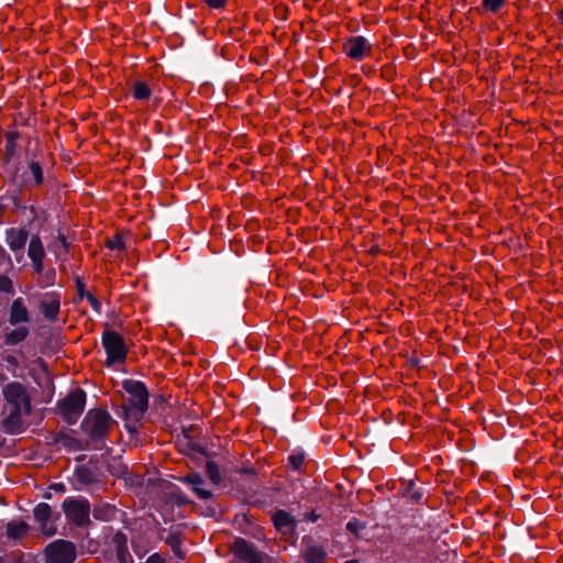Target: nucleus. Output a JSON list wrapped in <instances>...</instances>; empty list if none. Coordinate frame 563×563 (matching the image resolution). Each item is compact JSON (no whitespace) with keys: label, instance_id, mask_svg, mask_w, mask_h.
Masks as SVG:
<instances>
[{"label":"nucleus","instance_id":"39448f33","mask_svg":"<svg viewBox=\"0 0 563 563\" xmlns=\"http://www.w3.org/2000/svg\"><path fill=\"white\" fill-rule=\"evenodd\" d=\"M86 399L85 390L77 387L70 390L64 398L57 400L56 412L68 424H75L85 410Z\"/></svg>","mask_w":563,"mask_h":563},{"label":"nucleus","instance_id":"dca6fc26","mask_svg":"<svg viewBox=\"0 0 563 563\" xmlns=\"http://www.w3.org/2000/svg\"><path fill=\"white\" fill-rule=\"evenodd\" d=\"M77 482L81 485H92L99 481L102 472L93 471L89 465H79L74 471Z\"/></svg>","mask_w":563,"mask_h":563},{"label":"nucleus","instance_id":"4468645a","mask_svg":"<svg viewBox=\"0 0 563 563\" xmlns=\"http://www.w3.org/2000/svg\"><path fill=\"white\" fill-rule=\"evenodd\" d=\"M275 528L284 534L294 533L297 521L285 510H277L272 517Z\"/></svg>","mask_w":563,"mask_h":563},{"label":"nucleus","instance_id":"bf43d9fd","mask_svg":"<svg viewBox=\"0 0 563 563\" xmlns=\"http://www.w3.org/2000/svg\"><path fill=\"white\" fill-rule=\"evenodd\" d=\"M260 347L256 344H253V339L249 335V350H258Z\"/></svg>","mask_w":563,"mask_h":563},{"label":"nucleus","instance_id":"4be33fe9","mask_svg":"<svg viewBox=\"0 0 563 563\" xmlns=\"http://www.w3.org/2000/svg\"><path fill=\"white\" fill-rule=\"evenodd\" d=\"M130 91L133 98L137 101L148 100L152 95V89L143 80H135L131 84Z\"/></svg>","mask_w":563,"mask_h":563},{"label":"nucleus","instance_id":"393cba45","mask_svg":"<svg viewBox=\"0 0 563 563\" xmlns=\"http://www.w3.org/2000/svg\"><path fill=\"white\" fill-rule=\"evenodd\" d=\"M58 443H62L64 444L66 448H69V449H74V450H81L84 449L80 444V441L74 437H70L68 434H66L65 432L60 431V432H57L55 435H54V439H53V444H58Z\"/></svg>","mask_w":563,"mask_h":563},{"label":"nucleus","instance_id":"20e7f679","mask_svg":"<svg viewBox=\"0 0 563 563\" xmlns=\"http://www.w3.org/2000/svg\"><path fill=\"white\" fill-rule=\"evenodd\" d=\"M122 388L130 395L129 402L122 406L125 417H133L134 420H142L148 408V390L141 380L124 379Z\"/></svg>","mask_w":563,"mask_h":563},{"label":"nucleus","instance_id":"72a5a7b5","mask_svg":"<svg viewBox=\"0 0 563 563\" xmlns=\"http://www.w3.org/2000/svg\"><path fill=\"white\" fill-rule=\"evenodd\" d=\"M0 291L8 295L14 294V287L11 278L3 274H0Z\"/></svg>","mask_w":563,"mask_h":563},{"label":"nucleus","instance_id":"58836bf2","mask_svg":"<svg viewBox=\"0 0 563 563\" xmlns=\"http://www.w3.org/2000/svg\"><path fill=\"white\" fill-rule=\"evenodd\" d=\"M504 4L505 0H483V7L490 12L499 11Z\"/></svg>","mask_w":563,"mask_h":563},{"label":"nucleus","instance_id":"bb28decb","mask_svg":"<svg viewBox=\"0 0 563 563\" xmlns=\"http://www.w3.org/2000/svg\"><path fill=\"white\" fill-rule=\"evenodd\" d=\"M168 499L178 507L190 504V499L186 496V494L177 485L174 484H170Z\"/></svg>","mask_w":563,"mask_h":563},{"label":"nucleus","instance_id":"de8ad7c7","mask_svg":"<svg viewBox=\"0 0 563 563\" xmlns=\"http://www.w3.org/2000/svg\"><path fill=\"white\" fill-rule=\"evenodd\" d=\"M3 263L12 265V258L10 254L5 251V249L0 244V266Z\"/></svg>","mask_w":563,"mask_h":563},{"label":"nucleus","instance_id":"f3484780","mask_svg":"<svg viewBox=\"0 0 563 563\" xmlns=\"http://www.w3.org/2000/svg\"><path fill=\"white\" fill-rule=\"evenodd\" d=\"M30 531V526L25 521H10L5 526V534L9 540L16 542L26 536Z\"/></svg>","mask_w":563,"mask_h":563},{"label":"nucleus","instance_id":"c85d7f7f","mask_svg":"<svg viewBox=\"0 0 563 563\" xmlns=\"http://www.w3.org/2000/svg\"><path fill=\"white\" fill-rule=\"evenodd\" d=\"M106 470L110 475L115 476V477H121L122 475H124L126 473L128 467L125 465H123L122 463L117 462L115 459H112V461L107 459L106 460Z\"/></svg>","mask_w":563,"mask_h":563},{"label":"nucleus","instance_id":"f704fd0d","mask_svg":"<svg viewBox=\"0 0 563 563\" xmlns=\"http://www.w3.org/2000/svg\"><path fill=\"white\" fill-rule=\"evenodd\" d=\"M107 455L106 454H101V455H98V454H93L89 457V461H88V464L90 467H92L93 471H97V472H101L100 471V466L99 464L102 463V464H106V460H107Z\"/></svg>","mask_w":563,"mask_h":563},{"label":"nucleus","instance_id":"8fccbe9b","mask_svg":"<svg viewBox=\"0 0 563 563\" xmlns=\"http://www.w3.org/2000/svg\"><path fill=\"white\" fill-rule=\"evenodd\" d=\"M207 4L212 9H219L223 7L227 0H205Z\"/></svg>","mask_w":563,"mask_h":563},{"label":"nucleus","instance_id":"4d7b16f0","mask_svg":"<svg viewBox=\"0 0 563 563\" xmlns=\"http://www.w3.org/2000/svg\"><path fill=\"white\" fill-rule=\"evenodd\" d=\"M247 228H249V233H251L253 230L258 228V221L257 220H253V219H249Z\"/></svg>","mask_w":563,"mask_h":563},{"label":"nucleus","instance_id":"3c124183","mask_svg":"<svg viewBox=\"0 0 563 563\" xmlns=\"http://www.w3.org/2000/svg\"><path fill=\"white\" fill-rule=\"evenodd\" d=\"M20 137V132L18 131H10L5 134V142H15Z\"/></svg>","mask_w":563,"mask_h":563},{"label":"nucleus","instance_id":"aec40b11","mask_svg":"<svg viewBox=\"0 0 563 563\" xmlns=\"http://www.w3.org/2000/svg\"><path fill=\"white\" fill-rule=\"evenodd\" d=\"M117 511V508L114 505L111 504H97L91 509L92 517L96 520L108 522L112 520Z\"/></svg>","mask_w":563,"mask_h":563},{"label":"nucleus","instance_id":"e433bc0d","mask_svg":"<svg viewBox=\"0 0 563 563\" xmlns=\"http://www.w3.org/2000/svg\"><path fill=\"white\" fill-rule=\"evenodd\" d=\"M16 153V143L15 142H5L3 161L4 163H10L11 159L15 156Z\"/></svg>","mask_w":563,"mask_h":563},{"label":"nucleus","instance_id":"864d4df0","mask_svg":"<svg viewBox=\"0 0 563 563\" xmlns=\"http://www.w3.org/2000/svg\"><path fill=\"white\" fill-rule=\"evenodd\" d=\"M51 489H53L56 493H65L66 487L63 483H54L49 486Z\"/></svg>","mask_w":563,"mask_h":563},{"label":"nucleus","instance_id":"0e129e2a","mask_svg":"<svg viewBox=\"0 0 563 563\" xmlns=\"http://www.w3.org/2000/svg\"><path fill=\"white\" fill-rule=\"evenodd\" d=\"M85 460H86V455H79V456L76 457L77 462H82Z\"/></svg>","mask_w":563,"mask_h":563},{"label":"nucleus","instance_id":"9b49d317","mask_svg":"<svg viewBox=\"0 0 563 563\" xmlns=\"http://www.w3.org/2000/svg\"><path fill=\"white\" fill-rule=\"evenodd\" d=\"M29 230L26 227L8 228L4 231L5 243L9 249L14 252H21L24 250L29 239Z\"/></svg>","mask_w":563,"mask_h":563},{"label":"nucleus","instance_id":"c03bdc74","mask_svg":"<svg viewBox=\"0 0 563 563\" xmlns=\"http://www.w3.org/2000/svg\"><path fill=\"white\" fill-rule=\"evenodd\" d=\"M86 299L89 301L92 310H95L97 313H101V302L96 296H93L91 292H87Z\"/></svg>","mask_w":563,"mask_h":563},{"label":"nucleus","instance_id":"ddd939ff","mask_svg":"<svg viewBox=\"0 0 563 563\" xmlns=\"http://www.w3.org/2000/svg\"><path fill=\"white\" fill-rule=\"evenodd\" d=\"M33 515H34V518L35 520L40 523L41 526V531L45 534V536H53L56 533V529L55 528H48L47 527V523L52 517V507L46 504V503H40L37 504L34 508H33Z\"/></svg>","mask_w":563,"mask_h":563},{"label":"nucleus","instance_id":"79ce46f5","mask_svg":"<svg viewBox=\"0 0 563 563\" xmlns=\"http://www.w3.org/2000/svg\"><path fill=\"white\" fill-rule=\"evenodd\" d=\"M365 528V523L354 519L352 521H350L347 525H346V529L347 531H350L351 533L355 534L356 537L358 536V532L361 530H363Z\"/></svg>","mask_w":563,"mask_h":563},{"label":"nucleus","instance_id":"f8f14e48","mask_svg":"<svg viewBox=\"0 0 563 563\" xmlns=\"http://www.w3.org/2000/svg\"><path fill=\"white\" fill-rule=\"evenodd\" d=\"M8 321L12 327L29 323L31 321V314L24 305L23 298L19 297L12 300L9 309Z\"/></svg>","mask_w":563,"mask_h":563},{"label":"nucleus","instance_id":"6ab92c4d","mask_svg":"<svg viewBox=\"0 0 563 563\" xmlns=\"http://www.w3.org/2000/svg\"><path fill=\"white\" fill-rule=\"evenodd\" d=\"M30 334V329L26 325L19 324L13 330L4 334L5 345H18L23 342Z\"/></svg>","mask_w":563,"mask_h":563},{"label":"nucleus","instance_id":"473e14b6","mask_svg":"<svg viewBox=\"0 0 563 563\" xmlns=\"http://www.w3.org/2000/svg\"><path fill=\"white\" fill-rule=\"evenodd\" d=\"M166 543L172 548L175 555L180 558L181 539L179 533H170L166 539Z\"/></svg>","mask_w":563,"mask_h":563},{"label":"nucleus","instance_id":"f257e3e1","mask_svg":"<svg viewBox=\"0 0 563 563\" xmlns=\"http://www.w3.org/2000/svg\"><path fill=\"white\" fill-rule=\"evenodd\" d=\"M53 154L45 153L40 140L35 141L34 148L30 145L25 150V164L18 163L10 170L11 185L25 188L40 187L45 184V174L49 173V161Z\"/></svg>","mask_w":563,"mask_h":563},{"label":"nucleus","instance_id":"37998d69","mask_svg":"<svg viewBox=\"0 0 563 563\" xmlns=\"http://www.w3.org/2000/svg\"><path fill=\"white\" fill-rule=\"evenodd\" d=\"M189 449L191 451V453L196 456V455H200L202 457H206L207 460L208 459V451L205 446H202L201 444L199 443H191L189 445Z\"/></svg>","mask_w":563,"mask_h":563},{"label":"nucleus","instance_id":"a878e982","mask_svg":"<svg viewBox=\"0 0 563 563\" xmlns=\"http://www.w3.org/2000/svg\"><path fill=\"white\" fill-rule=\"evenodd\" d=\"M247 560L249 563H275L274 559H272L267 553L251 544H249Z\"/></svg>","mask_w":563,"mask_h":563},{"label":"nucleus","instance_id":"09e8293b","mask_svg":"<svg viewBox=\"0 0 563 563\" xmlns=\"http://www.w3.org/2000/svg\"><path fill=\"white\" fill-rule=\"evenodd\" d=\"M57 242L62 245L65 253L69 252L70 243L67 241V238L65 234L58 232Z\"/></svg>","mask_w":563,"mask_h":563},{"label":"nucleus","instance_id":"7ed1b4c3","mask_svg":"<svg viewBox=\"0 0 563 563\" xmlns=\"http://www.w3.org/2000/svg\"><path fill=\"white\" fill-rule=\"evenodd\" d=\"M114 423H117L115 420L106 409L93 408L84 417L80 429L87 435L92 449L102 450Z\"/></svg>","mask_w":563,"mask_h":563},{"label":"nucleus","instance_id":"7c9ffc66","mask_svg":"<svg viewBox=\"0 0 563 563\" xmlns=\"http://www.w3.org/2000/svg\"><path fill=\"white\" fill-rule=\"evenodd\" d=\"M125 422H124V429L126 430V432L133 437L134 434H136L139 432V427H137V423L141 421V420H134V418L131 416V417H125L124 412L122 411L121 416H120Z\"/></svg>","mask_w":563,"mask_h":563},{"label":"nucleus","instance_id":"423d86ee","mask_svg":"<svg viewBox=\"0 0 563 563\" xmlns=\"http://www.w3.org/2000/svg\"><path fill=\"white\" fill-rule=\"evenodd\" d=\"M66 519L77 528H87L91 525L90 503L85 497H67L62 504Z\"/></svg>","mask_w":563,"mask_h":563},{"label":"nucleus","instance_id":"a211bd4d","mask_svg":"<svg viewBox=\"0 0 563 563\" xmlns=\"http://www.w3.org/2000/svg\"><path fill=\"white\" fill-rule=\"evenodd\" d=\"M112 543L115 547L117 561L126 563V558L129 555L126 534L122 531H117L112 536Z\"/></svg>","mask_w":563,"mask_h":563},{"label":"nucleus","instance_id":"2f4dec72","mask_svg":"<svg viewBox=\"0 0 563 563\" xmlns=\"http://www.w3.org/2000/svg\"><path fill=\"white\" fill-rule=\"evenodd\" d=\"M106 246L111 251H123L126 247L124 241L122 240V236L119 233L114 234L112 239H108L106 242Z\"/></svg>","mask_w":563,"mask_h":563},{"label":"nucleus","instance_id":"cd10ccee","mask_svg":"<svg viewBox=\"0 0 563 563\" xmlns=\"http://www.w3.org/2000/svg\"><path fill=\"white\" fill-rule=\"evenodd\" d=\"M206 474L212 485L219 486L221 484L222 477L219 471V465L213 460H207Z\"/></svg>","mask_w":563,"mask_h":563},{"label":"nucleus","instance_id":"9d476101","mask_svg":"<svg viewBox=\"0 0 563 563\" xmlns=\"http://www.w3.org/2000/svg\"><path fill=\"white\" fill-rule=\"evenodd\" d=\"M371 44L363 36H352L346 40L343 46V52L354 60H362L371 54Z\"/></svg>","mask_w":563,"mask_h":563},{"label":"nucleus","instance_id":"c756f323","mask_svg":"<svg viewBox=\"0 0 563 563\" xmlns=\"http://www.w3.org/2000/svg\"><path fill=\"white\" fill-rule=\"evenodd\" d=\"M11 186H12V188H9L7 190V192L2 199L9 200L14 207L16 202L21 201L20 196H21L22 191L25 189V187L19 186V185H11Z\"/></svg>","mask_w":563,"mask_h":563},{"label":"nucleus","instance_id":"b1692460","mask_svg":"<svg viewBox=\"0 0 563 563\" xmlns=\"http://www.w3.org/2000/svg\"><path fill=\"white\" fill-rule=\"evenodd\" d=\"M233 559L231 563L246 562V539L236 538L232 544Z\"/></svg>","mask_w":563,"mask_h":563},{"label":"nucleus","instance_id":"5701e85b","mask_svg":"<svg viewBox=\"0 0 563 563\" xmlns=\"http://www.w3.org/2000/svg\"><path fill=\"white\" fill-rule=\"evenodd\" d=\"M327 553L322 547L311 545L303 553L306 563H324Z\"/></svg>","mask_w":563,"mask_h":563},{"label":"nucleus","instance_id":"412c9836","mask_svg":"<svg viewBox=\"0 0 563 563\" xmlns=\"http://www.w3.org/2000/svg\"><path fill=\"white\" fill-rule=\"evenodd\" d=\"M27 256L30 260L45 258V249L38 234H33L30 239Z\"/></svg>","mask_w":563,"mask_h":563},{"label":"nucleus","instance_id":"6e6552de","mask_svg":"<svg viewBox=\"0 0 563 563\" xmlns=\"http://www.w3.org/2000/svg\"><path fill=\"white\" fill-rule=\"evenodd\" d=\"M46 563H74L76 560V545L71 541L57 539L46 545Z\"/></svg>","mask_w":563,"mask_h":563},{"label":"nucleus","instance_id":"ea45409f","mask_svg":"<svg viewBox=\"0 0 563 563\" xmlns=\"http://www.w3.org/2000/svg\"><path fill=\"white\" fill-rule=\"evenodd\" d=\"M82 541H84L82 544H81L82 549H86L88 552L97 551L98 543L92 541V539H90L88 531L85 532Z\"/></svg>","mask_w":563,"mask_h":563},{"label":"nucleus","instance_id":"c9c22d12","mask_svg":"<svg viewBox=\"0 0 563 563\" xmlns=\"http://www.w3.org/2000/svg\"><path fill=\"white\" fill-rule=\"evenodd\" d=\"M41 275H42V283L44 286L49 287V286L54 285L55 277H56V271L54 267L46 269Z\"/></svg>","mask_w":563,"mask_h":563},{"label":"nucleus","instance_id":"338daca9","mask_svg":"<svg viewBox=\"0 0 563 563\" xmlns=\"http://www.w3.org/2000/svg\"><path fill=\"white\" fill-rule=\"evenodd\" d=\"M241 472H242V473H246V467H245V466H242V467H241Z\"/></svg>","mask_w":563,"mask_h":563},{"label":"nucleus","instance_id":"680f3d73","mask_svg":"<svg viewBox=\"0 0 563 563\" xmlns=\"http://www.w3.org/2000/svg\"><path fill=\"white\" fill-rule=\"evenodd\" d=\"M36 362L41 365L42 368H44V369L47 368V364L43 358L40 357V358H37Z\"/></svg>","mask_w":563,"mask_h":563},{"label":"nucleus","instance_id":"4c0bfd02","mask_svg":"<svg viewBox=\"0 0 563 563\" xmlns=\"http://www.w3.org/2000/svg\"><path fill=\"white\" fill-rule=\"evenodd\" d=\"M230 250L238 256H241L244 252V242L242 239L234 236L230 242Z\"/></svg>","mask_w":563,"mask_h":563},{"label":"nucleus","instance_id":"a18cd8bd","mask_svg":"<svg viewBox=\"0 0 563 563\" xmlns=\"http://www.w3.org/2000/svg\"><path fill=\"white\" fill-rule=\"evenodd\" d=\"M76 288H77V295H78L79 299L82 300L84 298H86V294L89 291L86 290V285L81 280L80 277L76 278Z\"/></svg>","mask_w":563,"mask_h":563},{"label":"nucleus","instance_id":"603ef678","mask_svg":"<svg viewBox=\"0 0 563 563\" xmlns=\"http://www.w3.org/2000/svg\"><path fill=\"white\" fill-rule=\"evenodd\" d=\"M266 235H265V231H261L258 234H255V235H252L251 239L253 240L254 243L256 244H261L264 242Z\"/></svg>","mask_w":563,"mask_h":563},{"label":"nucleus","instance_id":"6e6d98bb","mask_svg":"<svg viewBox=\"0 0 563 563\" xmlns=\"http://www.w3.org/2000/svg\"><path fill=\"white\" fill-rule=\"evenodd\" d=\"M27 211L32 214L31 223L38 219L37 208L34 205H30Z\"/></svg>","mask_w":563,"mask_h":563},{"label":"nucleus","instance_id":"052dcab7","mask_svg":"<svg viewBox=\"0 0 563 563\" xmlns=\"http://www.w3.org/2000/svg\"><path fill=\"white\" fill-rule=\"evenodd\" d=\"M7 362H8L9 364H13V365H16V364H18V360H16V357H14V356H9V357L7 358Z\"/></svg>","mask_w":563,"mask_h":563},{"label":"nucleus","instance_id":"13d9d810","mask_svg":"<svg viewBox=\"0 0 563 563\" xmlns=\"http://www.w3.org/2000/svg\"><path fill=\"white\" fill-rule=\"evenodd\" d=\"M14 209L24 212V211L29 210V206L23 203L22 201H19V202L15 203Z\"/></svg>","mask_w":563,"mask_h":563},{"label":"nucleus","instance_id":"0eeeda50","mask_svg":"<svg viewBox=\"0 0 563 563\" xmlns=\"http://www.w3.org/2000/svg\"><path fill=\"white\" fill-rule=\"evenodd\" d=\"M101 343L107 354L106 365L108 367L117 363L125 362L129 351L120 333L112 330H104L101 335Z\"/></svg>","mask_w":563,"mask_h":563},{"label":"nucleus","instance_id":"2eb2a0df","mask_svg":"<svg viewBox=\"0 0 563 563\" xmlns=\"http://www.w3.org/2000/svg\"><path fill=\"white\" fill-rule=\"evenodd\" d=\"M49 300H42L40 303V310L43 313L44 318L49 321H56L59 308H60V301L59 296L55 292H52Z\"/></svg>","mask_w":563,"mask_h":563},{"label":"nucleus","instance_id":"f03ea898","mask_svg":"<svg viewBox=\"0 0 563 563\" xmlns=\"http://www.w3.org/2000/svg\"><path fill=\"white\" fill-rule=\"evenodd\" d=\"M2 396L5 405L10 406V412L3 418L2 427L8 434H20L24 430L22 417L32 413V398L26 387L15 380L2 387Z\"/></svg>","mask_w":563,"mask_h":563},{"label":"nucleus","instance_id":"e2e57ef3","mask_svg":"<svg viewBox=\"0 0 563 563\" xmlns=\"http://www.w3.org/2000/svg\"><path fill=\"white\" fill-rule=\"evenodd\" d=\"M258 76L255 74H249V81H257Z\"/></svg>","mask_w":563,"mask_h":563},{"label":"nucleus","instance_id":"5fc2aeb1","mask_svg":"<svg viewBox=\"0 0 563 563\" xmlns=\"http://www.w3.org/2000/svg\"><path fill=\"white\" fill-rule=\"evenodd\" d=\"M320 518V515L316 514V511L306 512L305 520L316 522Z\"/></svg>","mask_w":563,"mask_h":563},{"label":"nucleus","instance_id":"49530a36","mask_svg":"<svg viewBox=\"0 0 563 563\" xmlns=\"http://www.w3.org/2000/svg\"><path fill=\"white\" fill-rule=\"evenodd\" d=\"M44 260L45 258L31 260L35 274L41 275L44 272Z\"/></svg>","mask_w":563,"mask_h":563},{"label":"nucleus","instance_id":"69168bd1","mask_svg":"<svg viewBox=\"0 0 563 563\" xmlns=\"http://www.w3.org/2000/svg\"><path fill=\"white\" fill-rule=\"evenodd\" d=\"M44 498H46V499L51 498V493H46V494L44 495Z\"/></svg>","mask_w":563,"mask_h":563},{"label":"nucleus","instance_id":"a19ab883","mask_svg":"<svg viewBox=\"0 0 563 563\" xmlns=\"http://www.w3.org/2000/svg\"><path fill=\"white\" fill-rule=\"evenodd\" d=\"M288 460L295 470H299L305 462V454L303 453L291 454L288 457Z\"/></svg>","mask_w":563,"mask_h":563},{"label":"nucleus","instance_id":"774afa93","mask_svg":"<svg viewBox=\"0 0 563 563\" xmlns=\"http://www.w3.org/2000/svg\"><path fill=\"white\" fill-rule=\"evenodd\" d=\"M345 563H357V562L354 560H351V561H346Z\"/></svg>","mask_w":563,"mask_h":563},{"label":"nucleus","instance_id":"1a4fd4ad","mask_svg":"<svg viewBox=\"0 0 563 563\" xmlns=\"http://www.w3.org/2000/svg\"><path fill=\"white\" fill-rule=\"evenodd\" d=\"M179 481L188 486L201 500H209L213 497L212 490L206 487L207 483L198 472H189L187 475L179 477Z\"/></svg>","mask_w":563,"mask_h":563}]
</instances>
